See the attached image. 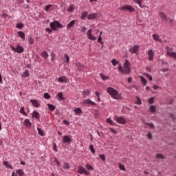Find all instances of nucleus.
<instances>
[{"mask_svg":"<svg viewBox=\"0 0 176 176\" xmlns=\"http://www.w3.org/2000/svg\"><path fill=\"white\" fill-rule=\"evenodd\" d=\"M123 65L124 67L119 63L118 71L122 74H130V72H131V70L130 69V62L126 60Z\"/></svg>","mask_w":176,"mask_h":176,"instance_id":"f257e3e1","label":"nucleus"},{"mask_svg":"<svg viewBox=\"0 0 176 176\" xmlns=\"http://www.w3.org/2000/svg\"><path fill=\"white\" fill-rule=\"evenodd\" d=\"M107 93H109V94H110V96L112 97V98H114V100H120L121 98L119 91L112 87L107 88Z\"/></svg>","mask_w":176,"mask_h":176,"instance_id":"f03ea898","label":"nucleus"},{"mask_svg":"<svg viewBox=\"0 0 176 176\" xmlns=\"http://www.w3.org/2000/svg\"><path fill=\"white\" fill-rule=\"evenodd\" d=\"M165 49L166 50V54L167 56H169V57H172V58H175L176 60V52H173V48H170L169 46L165 47Z\"/></svg>","mask_w":176,"mask_h":176,"instance_id":"7ed1b4c3","label":"nucleus"},{"mask_svg":"<svg viewBox=\"0 0 176 176\" xmlns=\"http://www.w3.org/2000/svg\"><path fill=\"white\" fill-rule=\"evenodd\" d=\"M52 31H57V28H63V25L57 21H54L50 24Z\"/></svg>","mask_w":176,"mask_h":176,"instance_id":"20e7f679","label":"nucleus"},{"mask_svg":"<svg viewBox=\"0 0 176 176\" xmlns=\"http://www.w3.org/2000/svg\"><path fill=\"white\" fill-rule=\"evenodd\" d=\"M140 50V45H135L129 49L130 53L131 54H138V51Z\"/></svg>","mask_w":176,"mask_h":176,"instance_id":"39448f33","label":"nucleus"},{"mask_svg":"<svg viewBox=\"0 0 176 176\" xmlns=\"http://www.w3.org/2000/svg\"><path fill=\"white\" fill-rule=\"evenodd\" d=\"M11 49L15 52V53H23V52H24V47H21V45H17L16 48L11 45Z\"/></svg>","mask_w":176,"mask_h":176,"instance_id":"423d86ee","label":"nucleus"},{"mask_svg":"<svg viewBox=\"0 0 176 176\" xmlns=\"http://www.w3.org/2000/svg\"><path fill=\"white\" fill-rule=\"evenodd\" d=\"M121 10H129V12H135V9L131 6L126 5L120 8Z\"/></svg>","mask_w":176,"mask_h":176,"instance_id":"0eeeda50","label":"nucleus"},{"mask_svg":"<svg viewBox=\"0 0 176 176\" xmlns=\"http://www.w3.org/2000/svg\"><path fill=\"white\" fill-rule=\"evenodd\" d=\"M92 32H93V30L91 29H89L87 32V36L88 39H90L91 41H96L97 39V37H94V36L91 34Z\"/></svg>","mask_w":176,"mask_h":176,"instance_id":"6e6552de","label":"nucleus"},{"mask_svg":"<svg viewBox=\"0 0 176 176\" xmlns=\"http://www.w3.org/2000/svg\"><path fill=\"white\" fill-rule=\"evenodd\" d=\"M82 104H87V105H89V107L90 106L93 107V105H97L96 102L91 101L90 99L85 100L84 101H82Z\"/></svg>","mask_w":176,"mask_h":176,"instance_id":"1a4fd4ad","label":"nucleus"},{"mask_svg":"<svg viewBox=\"0 0 176 176\" xmlns=\"http://www.w3.org/2000/svg\"><path fill=\"white\" fill-rule=\"evenodd\" d=\"M72 142V139H71V138H69V136L68 135H65L63 137V142L64 144H70V142Z\"/></svg>","mask_w":176,"mask_h":176,"instance_id":"9d476101","label":"nucleus"},{"mask_svg":"<svg viewBox=\"0 0 176 176\" xmlns=\"http://www.w3.org/2000/svg\"><path fill=\"white\" fill-rule=\"evenodd\" d=\"M148 55L149 61H153V56H155V52H153V50H149L148 51Z\"/></svg>","mask_w":176,"mask_h":176,"instance_id":"9b49d317","label":"nucleus"},{"mask_svg":"<svg viewBox=\"0 0 176 176\" xmlns=\"http://www.w3.org/2000/svg\"><path fill=\"white\" fill-rule=\"evenodd\" d=\"M116 122L120 123V124H126V119L120 116V117H117L116 118Z\"/></svg>","mask_w":176,"mask_h":176,"instance_id":"f8f14e48","label":"nucleus"},{"mask_svg":"<svg viewBox=\"0 0 176 176\" xmlns=\"http://www.w3.org/2000/svg\"><path fill=\"white\" fill-rule=\"evenodd\" d=\"M159 16L162 21H166L167 22V15L162 11L159 12Z\"/></svg>","mask_w":176,"mask_h":176,"instance_id":"ddd939ff","label":"nucleus"},{"mask_svg":"<svg viewBox=\"0 0 176 176\" xmlns=\"http://www.w3.org/2000/svg\"><path fill=\"white\" fill-rule=\"evenodd\" d=\"M153 38L154 41H156V42H160V43H162V42H163L162 38H160V36H159L158 34H153Z\"/></svg>","mask_w":176,"mask_h":176,"instance_id":"4468645a","label":"nucleus"},{"mask_svg":"<svg viewBox=\"0 0 176 176\" xmlns=\"http://www.w3.org/2000/svg\"><path fill=\"white\" fill-rule=\"evenodd\" d=\"M58 81L60 83H68V80L65 76L59 77Z\"/></svg>","mask_w":176,"mask_h":176,"instance_id":"2eb2a0df","label":"nucleus"},{"mask_svg":"<svg viewBox=\"0 0 176 176\" xmlns=\"http://www.w3.org/2000/svg\"><path fill=\"white\" fill-rule=\"evenodd\" d=\"M76 67L79 71H83L85 69V66L80 63H77Z\"/></svg>","mask_w":176,"mask_h":176,"instance_id":"dca6fc26","label":"nucleus"},{"mask_svg":"<svg viewBox=\"0 0 176 176\" xmlns=\"http://www.w3.org/2000/svg\"><path fill=\"white\" fill-rule=\"evenodd\" d=\"M24 126L27 127L28 129H30L31 127V122L28 119H25L24 122H23Z\"/></svg>","mask_w":176,"mask_h":176,"instance_id":"f3484780","label":"nucleus"},{"mask_svg":"<svg viewBox=\"0 0 176 176\" xmlns=\"http://www.w3.org/2000/svg\"><path fill=\"white\" fill-rule=\"evenodd\" d=\"M97 16H98V14L97 13H92L88 15V20H94V19H96V17H97Z\"/></svg>","mask_w":176,"mask_h":176,"instance_id":"a211bd4d","label":"nucleus"},{"mask_svg":"<svg viewBox=\"0 0 176 176\" xmlns=\"http://www.w3.org/2000/svg\"><path fill=\"white\" fill-rule=\"evenodd\" d=\"M54 10V6L52 4L47 5L45 6V12H50V10Z\"/></svg>","mask_w":176,"mask_h":176,"instance_id":"6ab92c4d","label":"nucleus"},{"mask_svg":"<svg viewBox=\"0 0 176 176\" xmlns=\"http://www.w3.org/2000/svg\"><path fill=\"white\" fill-rule=\"evenodd\" d=\"M82 96H84V98H86V97H88V96H90V90L85 89L82 91Z\"/></svg>","mask_w":176,"mask_h":176,"instance_id":"aec40b11","label":"nucleus"},{"mask_svg":"<svg viewBox=\"0 0 176 176\" xmlns=\"http://www.w3.org/2000/svg\"><path fill=\"white\" fill-rule=\"evenodd\" d=\"M75 23H76V20H73L67 26V29L69 30L70 28H72V27H74V25H75Z\"/></svg>","mask_w":176,"mask_h":176,"instance_id":"412c9836","label":"nucleus"},{"mask_svg":"<svg viewBox=\"0 0 176 176\" xmlns=\"http://www.w3.org/2000/svg\"><path fill=\"white\" fill-rule=\"evenodd\" d=\"M32 117L35 118L36 119H39L41 116L38 111H33Z\"/></svg>","mask_w":176,"mask_h":176,"instance_id":"4be33fe9","label":"nucleus"},{"mask_svg":"<svg viewBox=\"0 0 176 176\" xmlns=\"http://www.w3.org/2000/svg\"><path fill=\"white\" fill-rule=\"evenodd\" d=\"M85 170L86 169L83 166H78V173H79V174H84Z\"/></svg>","mask_w":176,"mask_h":176,"instance_id":"5701e85b","label":"nucleus"},{"mask_svg":"<svg viewBox=\"0 0 176 176\" xmlns=\"http://www.w3.org/2000/svg\"><path fill=\"white\" fill-rule=\"evenodd\" d=\"M30 102L32 104V105H34V107H35L36 108H38L39 107V103H38V101H36V100H31Z\"/></svg>","mask_w":176,"mask_h":176,"instance_id":"b1692460","label":"nucleus"},{"mask_svg":"<svg viewBox=\"0 0 176 176\" xmlns=\"http://www.w3.org/2000/svg\"><path fill=\"white\" fill-rule=\"evenodd\" d=\"M140 80L142 86H146L147 81L146 79L144 78V76H140Z\"/></svg>","mask_w":176,"mask_h":176,"instance_id":"393cba45","label":"nucleus"},{"mask_svg":"<svg viewBox=\"0 0 176 176\" xmlns=\"http://www.w3.org/2000/svg\"><path fill=\"white\" fill-rule=\"evenodd\" d=\"M57 98L60 101L65 100V98H64V97H63V92L58 93Z\"/></svg>","mask_w":176,"mask_h":176,"instance_id":"a878e982","label":"nucleus"},{"mask_svg":"<svg viewBox=\"0 0 176 176\" xmlns=\"http://www.w3.org/2000/svg\"><path fill=\"white\" fill-rule=\"evenodd\" d=\"M41 57H43L46 60L49 57V54L46 51L42 52L41 54Z\"/></svg>","mask_w":176,"mask_h":176,"instance_id":"bb28decb","label":"nucleus"},{"mask_svg":"<svg viewBox=\"0 0 176 176\" xmlns=\"http://www.w3.org/2000/svg\"><path fill=\"white\" fill-rule=\"evenodd\" d=\"M3 164V166H5L6 167V168H12V165H10V164H9V162H8V161H4Z\"/></svg>","mask_w":176,"mask_h":176,"instance_id":"cd10ccee","label":"nucleus"},{"mask_svg":"<svg viewBox=\"0 0 176 176\" xmlns=\"http://www.w3.org/2000/svg\"><path fill=\"white\" fill-rule=\"evenodd\" d=\"M75 113H76V115H80V113H83V111H82V109L81 108H76L74 110Z\"/></svg>","mask_w":176,"mask_h":176,"instance_id":"c85d7f7f","label":"nucleus"},{"mask_svg":"<svg viewBox=\"0 0 176 176\" xmlns=\"http://www.w3.org/2000/svg\"><path fill=\"white\" fill-rule=\"evenodd\" d=\"M30 76V72L28 70H25L22 74V78H28Z\"/></svg>","mask_w":176,"mask_h":176,"instance_id":"c756f323","label":"nucleus"},{"mask_svg":"<svg viewBox=\"0 0 176 176\" xmlns=\"http://www.w3.org/2000/svg\"><path fill=\"white\" fill-rule=\"evenodd\" d=\"M47 107H48L49 109L52 111V112H53V111H54L56 109V107L53 104H47Z\"/></svg>","mask_w":176,"mask_h":176,"instance_id":"7c9ffc66","label":"nucleus"},{"mask_svg":"<svg viewBox=\"0 0 176 176\" xmlns=\"http://www.w3.org/2000/svg\"><path fill=\"white\" fill-rule=\"evenodd\" d=\"M133 2H135V3H137L138 5H139L140 8H142V0H133Z\"/></svg>","mask_w":176,"mask_h":176,"instance_id":"2f4dec72","label":"nucleus"},{"mask_svg":"<svg viewBox=\"0 0 176 176\" xmlns=\"http://www.w3.org/2000/svg\"><path fill=\"white\" fill-rule=\"evenodd\" d=\"M86 17H87V12L84 11V12L82 13L81 19H82V20H86Z\"/></svg>","mask_w":176,"mask_h":176,"instance_id":"473e14b6","label":"nucleus"},{"mask_svg":"<svg viewBox=\"0 0 176 176\" xmlns=\"http://www.w3.org/2000/svg\"><path fill=\"white\" fill-rule=\"evenodd\" d=\"M18 35L22 39H25V34H24L23 32H19Z\"/></svg>","mask_w":176,"mask_h":176,"instance_id":"72a5a7b5","label":"nucleus"},{"mask_svg":"<svg viewBox=\"0 0 176 176\" xmlns=\"http://www.w3.org/2000/svg\"><path fill=\"white\" fill-rule=\"evenodd\" d=\"M150 112L155 113L156 112V107H155L154 105L150 106Z\"/></svg>","mask_w":176,"mask_h":176,"instance_id":"f704fd0d","label":"nucleus"},{"mask_svg":"<svg viewBox=\"0 0 176 176\" xmlns=\"http://www.w3.org/2000/svg\"><path fill=\"white\" fill-rule=\"evenodd\" d=\"M100 76L101 79H102V80H107V79H109V76H107L103 74H100Z\"/></svg>","mask_w":176,"mask_h":176,"instance_id":"c9c22d12","label":"nucleus"},{"mask_svg":"<svg viewBox=\"0 0 176 176\" xmlns=\"http://www.w3.org/2000/svg\"><path fill=\"white\" fill-rule=\"evenodd\" d=\"M107 123H109V124H111V126H115L113 120H112L111 118H107Z\"/></svg>","mask_w":176,"mask_h":176,"instance_id":"e433bc0d","label":"nucleus"},{"mask_svg":"<svg viewBox=\"0 0 176 176\" xmlns=\"http://www.w3.org/2000/svg\"><path fill=\"white\" fill-rule=\"evenodd\" d=\"M37 130L39 135H41V137H43V135H45L43 131L41 129V128H37Z\"/></svg>","mask_w":176,"mask_h":176,"instance_id":"4c0bfd02","label":"nucleus"},{"mask_svg":"<svg viewBox=\"0 0 176 176\" xmlns=\"http://www.w3.org/2000/svg\"><path fill=\"white\" fill-rule=\"evenodd\" d=\"M16 174H18V175H19V176H23V175H24V171H23V170H21V169L17 170Z\"/></svg>","mask_w":176,"mask_h":176,"instance_id":"58836bf2","label":"nucleus"},{"mask_svg":"<svg viewBox=\"0 0 176 176\" xmlns=\"http://www.w3.org/2000/svg\"><path fill=\"white\" fill-rule=\"evenodd\" d=\"M111 64L113 65V67H116V65L119 64V61L116 60V59H113L111 60Z\"/></svg>","mask_w":176,"mask_h":176,"instance_id":"ea45409f","label":"nucleus"},{"mask_svg":"<svg viewBox=\"0 0 176 176\" xmlns=\"http://www.w3.org/2000/svg\"><path fill=\"white\" fill-rule=\"evenodd\" d=\"M155 157H156V159H162V160L164 159V155L160 153L156 154Z\"/></svg>","mask_w":176,"mask_h":176,"instance_id":"a19ab883","label":"nucleus"},{"mask_svg":"<svg viewBox=\"0 0 176 176\" xmlns=\"http://www.w3.org/2000/svg\"><path fill=\"white\" fill-rule=\"evenodd\" d=\"M99 157L100 159H101V160H102V162H105V160H107V158L105 157V155L104 154H100Z\"/></svg>","mask_w":176,"mask_h":176,"instance_id":"79ce46f5","label":"nucleus"},{"mask_svg":"<svg viewBox=\"0 0 176 176\" xmlns=\"http://www.w3.org/2000/svg\"><path fill=\"white\" fill-rule=\"evenodd\" d=\"M89 149L94 155V153H96V150L94 149V146H93V144H90Z\"/></svg>","mask_w":176,"mask_h":176,"instance_id":"37998d69","label":"nucleus"},{"mask_svg":"<svg viewBox=\"0 0 176 176\" xmlns=\"http://www.w3.org/2000/svg\"><path fill=\"white\" fill-rule=\"evenodd\" d=\"M86 168H87V170H91V171H93V170H94L93 166H91V165H90L89 164H86Z\"/></svg>","mask_w":176,"mask_h":176,"instance_id":"c03bdc74","label":"nucleus"},{"mask_svg":"<svg viewBox=\"0 0 176 176\" xmlns=\"http://www.w3.org/2000/svg\"><path fill=\"white\" fill-rule=\"evenodd\" d=\"M95 94L98 97V102H100L101 101V98H100V96H101V94H100L98 91H96Z\"/></svg>","mask_w":176,"mask_h":176,"instance_id":"a18cd8bd","label":"nucleus"},{"mask_svg":"<svg viewBox=\"0 0 176 176\" xmlns=\"http://www.w3.org/2000/svg\"><path fill=\"white\" fill-rule=\"evenodd\" d=\"M20 113H22V115H24V116H27V113L24 111V107H21Z\"/></svg>","mask_w":176,"mask_h":176,"instance_id":"49530a36","label":"nucleus"},{"mask_svg":"<svg viewBox=\"0 0 176 176\" xmlns=\"http://www.w3.org/2000/svg\"><path fill=\"white\" fill-rule=\"evenodd\" d=\"M28 42H29V43H30V45H33V43H34V38H32V37H29V38H28Z\"/></svg>","mask_w":176,"mask_h":176,"instance_id":"de8ad7c7","label":"nucleus"},{"mask_svg":"<svg viewBox=\"0 0 176 176\" xmlns=\"http://www.w3.org/2000/svg\"><path fill=\"white\" fill-rule=\"evenodd\" d=\"M98 42L99 43H101V45H104V42H102V37L101 36H99L98 38Z\"/></svg>","mask_w":176,"mask_h":176,"instance_id":"09e8293b","label":"nucleus"},{"mask_svg":"<svg viewBox=\"0 0 176 176\" xmlns=\"http://www.w3.org/2000/svg\"><path fill=\"white\" fill-rule=\"evenodd\" d=\"M74 5H71L67 9V12H74Z\"/></svg>","mask_w":176,"mask_h":176,"instance_id":"8fccbe9b","label":"nucleus"},{"mask_svg":"<svg viewBox=\"0 0 176 176\" xmlns=\"http://www.w3.org/2000/svg\"><path fill=\"white\" fill-rule=\"evenodd\" d=\"M63 168H65V170H68L69 168V165L68 163L64 162Z\"/></svg>","mask_w":176,"mask_h":176,"instance_id":"3c124183","label":"nucleus"},{"mask_svg":"<svg viewBox=\"0 0 176 176\" xmlns=\"http://www.w3.org/2000/svg\"><path fill=\"white\" fill-rule=\"evenodd\" d=\"M16 28L21 29L23 28V27H24V25L21 23H19L16 25Z\"/></svg>","mask_w":176,"mask_h":176,"instance_id":"603ef678","label":"nucleus"},{"mask_svg":"<svg viewBox=\"0 0 176 176\" xmlns=\"http://www.w3.org/2000/svg\"><path fill=\"white\" fill-rule=\"evenodd\" d=\"M145 76L149 79L150 81L153 80V78H152V76L148 74H144Z\"/></svg>","mask_w":176,"mask_h":176,"instance_id":"864d4df0","label":"nucleus"},{"mask_svg":"<svg viewBox=\"0 0 176 176\" xmlns=\"http://www.w3.org/2000/svg\"><path fill=\"white\" fill-rule=\"evenodd\" d=\"M44 98H45L46 100L50 99V95L47 93L44 94Z\"/></svg>","mask_w":176,"mask_h":176,"instance_id":"5fc2aeb1","label":"nucleus"},{"mask_svg":"<svg viewBox=\"0 0 176 176\" xmlns=\"http://www.w3.org/2000/svg\"><path fill=\"white\" fill-rule=\"evenodd\" d=\"M65 58L66 60L67 64H68V63H69V56H68L67 54H65Z\"/></svg>","mask_w":176,"mask_h":176,"instance_id":"6e6d98bb","label":"nucleus"},{"mask_svg":"<svg viewBox=\"0 0 176 176\" xmlns=\"http://www.w3.org/2000/svg\"><path fill=\"white\" fill-rule=\"evenodd\" d=\"M119 168H120V170H122L123 171H126V168L122 164H119Z\"/></svg>","mask_w":176,"mask_h":176,"instance_id":"4d7b16f0","label":"nucleus"},{"mask_svg":"<svg viewBox=\"0 0 176 176\" xmlns=\"http://www.w3.org/2000/svg\"><path fill=\"white\" fill-rule=\"evenodd\" d=\"M138 101L136 102V104L138 105H141L142 104V102L141 101V99L139 97H137Z\"/></svg>","mask_w":176,"mask_h":176,"instance_id":"13d9d810","label":"nucleus"},{"mask_svg":"<svg viewBox=\"0 0 176 176\" xmlns=\"http://www.w3.org/2000/svg\"><path fill=\"white\" fill-rule=\"evenodd\" d=\"M146 124L149 126V127H151V129H155V125H153V124H152V123L146 122Z\"/></svg>","mask_w":176,"mask_h":176,"instance_id":"bf43d9fd","label":"nucleus"},{"mask_svg":"<svg viewBox=\"0 0 176 176\" xmlns=\"http://www.w3.org/2000/svg\"><path fill=\"white\" fill-rule=\"evenodd\" d=\"M109 130L113 134H118V132L113 128H109Z\"/></svg>","mask_w":176,"mask_h":176,"instance_id":"052dcab7","label":"nucleus"},{"mask_svg":"<svg viewBox=\"0 0 176 176\" xmlns=\"http://www.w3.org/2000/svg\"><path fill=\"white\" fill-rule=\"evenodd\" d=\"M154 101H155V98H150L148 99L149 104H152L153 102H154Z\"/></svg>","mask_w":176,"mask_h":176,"instance_id":"680f3d73","label":"nucleus"},{"mask_svg":"<svg viewBox=\"0 0 176 176\" xmlns=\"http://www.w3.org/2000/svg\"><path fill=\"white\" fill-rule=\"evenodd\" d=\"M87 30V28L86 27H81V32H86V31Z\"/></svg>","mask_w":176,"mask_h":176,"instance_id":"e2e57ef3","label":"nucleus"},{"mask_svg":"<svg viewBox=\"0 0 176 176\" xmlns=\"http://www.w3.org/2000/svg\"><path fill=\"white\" fill-rule=\"evenodd\" d=\"M147 137H148V140H152V133L151 132H149L148 134H147Z\"/></svg>","mask_w":176,"mask_h":176,"instance_id":"0e129e2a","label":"nucleus"},{"mask_svg":"<svg viewBox=\"0 0 176 176\" xmlns=\"http://www.w3.org/2000/svg\"><path fill=\"white\" fill-rule=\"evenodd\" d=\"M167 22L169 23V24H173L174 21H173V19L167 18Z\"/></svg>","mask_w":176,"mask_h":176,"instance_id":"69168bd1","label":"nucleus"},{"mask_svg":"<svg viewBox=\"0 0 176 176\" xmlns=\"http://www.w3.org/2000/svg\"><path fill=\"white\" fill-rule=\"evenodd\" d=\"M63 124H66L67 126H69V122L67 121V120H63Z\"/></svg>","mask_w":176,"mask_h":176,"instance_id":"338daca9","label":"nucleus"},{"mask_svg":"<svg viewBox=\"0 0 176 176\" xmlns=\"http://www.w3.org/2000/svg\"><path fill=\"white\" fill-rule=\"evenodd\" d=\"M83 174H85V175H90V172L85 170Z\"/></svg>","mask_w":176,"mask_h":176,"instance_id":"774afa93","label":"nucleus"}]
</instances>
